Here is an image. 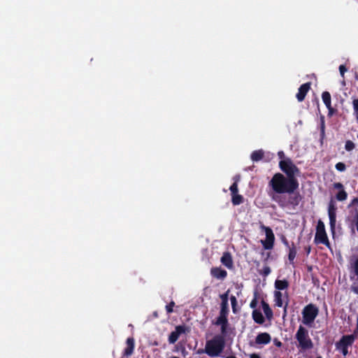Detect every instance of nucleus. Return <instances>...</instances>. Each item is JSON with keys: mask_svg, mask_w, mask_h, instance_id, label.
<instances>
[{"mask_svg": "<svg viewBox=\"0 0 358 358\" xmlns=\"http://www.w3.org/2000/svg\"><path fill=\"white\" fill-rule=\"evenodd\" d=\"M279 167L286 176L280 173L273 175L268 182L272 189L268 195L280 208L294 209L302 200L301 194L296 192L299 183L296 176L300 173V170L288 157L280 161Z\"/></svg>", "mask_w": 358, "mask_h": 358, "instance_id": "nucleus-1", "label": "nucleus"}, {"mask_svg": "<svg viewBox=\"0 0 358 358\" xmlns=\"http://www.w3.org/2000/svg\"><path fill=\"white\" fill-rule=\"evenodd\" d=\"M227 334L215 335L206 343V354L210 357H219L225 348V336Z\"/></svg>", "mask_w": 358, "mask_h": 358, "instance_id": "nucleus-2", "label": "nucleus"}, {"mask_svg": "<svg viewBox=\"0 0 358 358\" xmlns=\"http://www.w3.org/2000/svg\"><path fill=\"white\" fill-rule=\"evenodd\" d=\"M295 338L298 342V348L306 351L313 348V343L309 336L308 331L300 325L295 334Z\"/></svg>", "mask_w": 358, "mask_h": 358, "instance_id": "nucleus-3", "label": "nucleus"}, {"mask_svg": "<svg viewBox=\"0 0 358 358\" xmlns=\"http://www.w3.org/2000/svg\"><path fill=\"white\" fill-rule=\"evenodd\" d=\"M314 243L317 245L323 244L327 248H331V244L326 232L325 225L321 220H318L316 226Z\"/></svg>", "mask_w": 358, "mask_h": 358, "instance_id": "nucleus-4", "label": "nucleus"}, {"mask_svg": "<svg viewBox=\"0 0 358 358\" xmlns=\"http://www.w3.org/2000/svg\"><path fill=\"white\" fill-rule=\"evenodd\" d=\"M318 313L319 309L315 304H308L302 310L303 323L306 325L310 326L314 322Z\"/></svg>", "mask_w": 358, "mask_h": 358, "instance_id": "nucleus-5", "label": "nucleus"}, {"mask_svg": "<svg viewBox=\"0 0 358 358\" xmlns=\"http://www.w3.org/2000/svg\"><path fill=\"white\" fill-rule=\"evenodd\" d=\"M229 308H220V315L217 317L215 324L216 326H220L221 327V333L227 334V327L229 325L228 322V315H229Z\"/></svg>", "mask_w": 358, "mask_h": 358, "instance_id": "nucleus-6", "label": "nucleus"}, {"mask_svg": "<svg viewBox=\"0 0 358 358\" xmlns=\"http://www.w3.org/2000/svg\"><path fill=\"white\" fill-rule=\"evenodd\" d=\"M262 228L265 231L266 238L264 240H262L261 243L262 244L264 250H272L275 243V236L273 230L270 227L264 225H262Z\"/></svg>", "mask_w": 358, "mask_h": 358, "instance_id": "nucleus-7", "label": "nucleus"}, {"mask_svg": "<svg viewBox=\"0 0 358 358\" xmlns=\"http://www.w3.org/2000/svg\"><path fill=\"white\" fill-rule=\"evenodd\" d=\"M336 210L337 207L336 201L333 199H331L328 204V215L329 218L330 228L333 233L334 232L336 229Z\"/></svg>", "mask_w": 358, "mask_h": 358, "instance_id": "nucleus-8", "label": "nucleus"}, {"mask_svg": "<svg viewBox=\"0 0 358 358\" xmlns=\"http://www.w3.org/2000/svg\"><path fill=\"white\" fill-rule=\"evenodd\" d=\"M186 331H187V327L185 325L176 326L175 328V331H172L170 334V335L169 336V338H168L169 343L170 344L175 343L178 341L179 336L182 334H185Z\"/></svg>", "mask_w": 358, "mask_h": 358, "instance_id": "nucleus-9", "label": "nucleus"}, {"mask_svg": "<svg viewBox=\"0 0 358 358\" xmlns=\"http://www.w3.org/2000/svg\"><path fill=\"white\" fill-rule=\"evenodd\" d=\"M334 189H338V192L335 194V199L338 201H344L348 198V193L345 190L344 185L341 182H334L333 184Z\"/></svg>", "mask_w": 358, "mask_h": 358, "instance_id": "nucleus-10", "label": "nucleus"}, {"mask_svg": "<svg viewBox=\"0 0 358 358\" xmlns=\"http://www.w3.org/2000/svg\"><path fill=\"white\" fill-rule=\"evenodd\" d=\"M310 85H311V83L310 82H308V83H306L301 85L299 87V91H298L297 94H296V97L298 101L301 102L305 99L307 93L308 92V91L310 89Z\"/></svg>", "mask_w": 358, "mask_h": 358, "instance_id": "nucleus-11", "label": "nucleus"}, {"mask_svg": "<svg viewBox=\"0 0 358 358\" xmlns=\"http://www.w3.org/2000/svg\"><path fill=\"white\" fill-rule=\"evenodd\" d=\"M355 341V339L353 336L344 335L341 338L339 341L336 343V345L348 348V347L353 345Z\"/></svg>", "mask_w": 358, "mask_h": 358, "instance_id": "nucleus-12", "label": "nucleus"}, {"mask_svg": "<svg viewBox=\"0 0 358 358\" xmlns=\"http://www.w3.org/2000/svg\"><path fill=\"white\" fill-rule=\"evenodd\" d=\"M127 347L124 350L123 355L128 357H130L133 352L135 348V341L133 337H129L126 341Z\"/></svg>", "mask_w": 358, "mask_h": 358, "instance_id": "nucleus-13", "label": "nucleus"}, {"mask_svg": "<svg viewBox=\"0 0 358 358\" xmlns=\"http://www.w3.org/2000/svg\"><path fill=\"white\" fill-rule=\"evenodd\" d=\"M271 341V337L268 333H259L255 338V343L259 345L268 344Z\"/></svg>", "mask_w": 358, "mask_h": 358, "instance_id": "nucleus-14", "label": "nucleus"}, {"mask_svg": "<svg viewBox=\"0 0 358 358\" xmlns=\"http://www.w3.org/2000/svg\"><path fill=\"white\" fill-rule=\"evenodd\" d=\"M210 274L217 279L223 280L227 277V272L220 267H213L210 270Z\"/></svg>", "mask_w": 358, "mask_h": 358, "instance_id": "nucleus-15", "label": "nucleus"}, {"mask_svg": "<svg viewBox=\"0 0 358 358\" xmlns=\"http://www.w3.org/2000/svg\"><path fill=\"white\" fill-rule=\"evenodd\" d=\"M322 101L326 106V107L328 108L329 110V115H332L334 113V109L331 107V94L329 92H323L322 94Z\"/></svg>", "mask_w": 358, "mask_h": 358, "instance_id": "nucleus-16", "label": "nucleus"}, {"mask_svg": "<svg viewBox=\"0 0 358 358\" xmlns=\"http://www.w3.org/2000/svg\"><path fill=\"white\" fill-rule=\"evenodd\" d=\"M220 261L222 264L229 269L232 268L234 266L232 257L229 252H225L223 253Z\"/></svg>", "mask_w": 358, "mask_h": 358, "instance_id": "nucleus-17", "label": "nucleus"}, {"mask_svg": "<svg viewBox=\"0 0 358 358\" xmlns=\"http://www.w3.org/2000/svg\"><path fill=\"white\" fill-rule=\"evenodd\" d=\"M289 282L286 279H284V280L277 279L275 281L274 286H275V288L277 289L276 291L280 292V290L287 289L289 287Z\"/></svg>", "mask_w": 358, "mask_h": 358, "instance_id": "nucleus-18", "label": "nucleus"}, {"mask_svg": "<svg viewBox=\"0 0 358 358\" xmlns=\"http://www.w3.org/2000/svg\"><path fill=\"white\" fill-rule=\"evenodd\" d=\"M252 317L254 321L259 324H262L265 322L262 313L259 310L255 309L252 311Z\"/></svg>", "mask_w": 358, "mask_h": 358, "instance_id": "nucleus-19", "label": "nucleus"}, {"mask_svg": "<svg viewBox=\"0 0 358 358\" xmlns=\"http://www.w3.org/2000/svg\"><path fill=\"white\" fill-rule=\"evenodd\" d=\"M261 303L266 318L271 320L273 317V311L269 305L264 300H262Z\"/></svg>", "mask_w": 358, "mask_h": 358, "instance_id": "nucleus-20", "label": "nucleus"}, {"mask_svg": "<svg viewBox=\"0 0 358 358\" xmlns=\"http://www.w3.org/2000/svg\"><path fill=\"white\" fill-rule=\"evenodd\" d=\"M289 254H288V259L290 264H294V259L296 256V248L294 245V243H292V247H289Z\"/></svg>", "mask_w": 358, "mask_h": 358, "instance_id": "nucleus-21", "label": "nucleus"}, {"mask_svg": "<svg viewBox=\"0 0 358 358\" xmlns=\"http://www.w3.org/2000/svg\"><path fill=\"white\" fill-rule=\"evenodd\" d=\"M264 156V151L262 150H257L252 152L250 157L253 162H259L263 159Z\"/></svg>", "mask_w": 358, "mask_h": 358, "instance_id": "nucleus-22", "label": "nucleus"}, {"mask_svg": "<svg viewBox=\"0 0 358 358\" xmlns=\"http://www.w3.org/2000/svg\"><path fill=\"white\" fill-rule=\"evenodd\" d=\"M351 206L355 207L353 210L350 211V216L349 217H353L355 216L356 213H358V197H355L350 202V203L348 205V207L350 208Z\"/></svg>", "mask_w": 358, "mask_h": 358, "instance_id": "nucleus-23", "label": "nucleus"}, {"mask_svg": "<svg viewBox=\"0 0 358 358\" xmlns=\"http://www.w3.org/2000/svg\"><path fill=\"white\" fill-rule=\"evenodd\" d=\"M349 227L354 231L355 228H356L357 231L358 233V213H356L355 216L349 217Z\"/></svg>", "mask_w": 358, "mask_h": 358, "instance_id": "nucleus-24", "label": "nucleus"}, {"mask_svg": "<svg viewBox=\"0 0 358 358\" xmlns=\"http://www.w3.org/2000/svg\"><path fill=\"white\" fill-rule=\"evenodd\" d=\"M274 301L275 305L278 307H282L283 302H282V294L280 291H275L274 292Z\"/></svg>", "mask_w": 358, "mask_h": 358, "instance_id": "nucleus-25", "label": "nucleus"}, {"mask_svg": "<svg viewBox=\"0 0 358 358\" xmlns=\"http://www.w3.org/2000/svg\"><path fill=\"white\" fill-rule=\"evenodd\" d=\"M231 202L234 206L240 205L243 202V196L238 194L231 195Z\"/></svg>", "mask_w": 358, "mask_h": 358, "instance_id": "nucleus-26", "label": "nucleus"}, {"mask_svg": "<svg viewBox=\"0 0 358 358\" xmlns=\"http://www.w3.org/2000/svg\"><path fill=\"white\" fill-rule=\"evenodd\" d=\"M350 268L354 274L358 278V257L350 263Z\"/></svg>", "mask_w": 358, "mask_h": 358, "instance_id": "nucleus-27", "label": "nucleus"}, {"mask_svg": "<svg viewBox=\"0 0 358 358\" xmlns=\"http://www.w3.org/2000/svg\"><path fill=\"white\" fill-rule=\"evenodd\" d=\"M258 272H259V275L266 278L271 273V269L268 266L266 265L264 266V268L262 269L259 270Z\"/></svg>", "mask_w": 358, "mask_h": 358, "instance_id": "nucleus-28", "label": "nucleus"}, {"mask_svg": "<svg viewBox=\"0 0 358 358\" xmlns=\"http://www.w3.org/2000/svg\"><path fill=\"white\" fill-rule=\"evenodd\" d=\"M355 148V144L352 141H350V140L346 141L345 144V149L347 151L350 152V151L353 150Z\"/></svg>", "mask_w": 358, "mask_h": 358, "instance_id": "nucleus-29", "label": "nucleus"}, {"mask_svg": "<svg viewBox=\"0 0 358 358\" xmlns=\"http://www.w3.org/2000/svg\"><path fill=\"white\" fill-rule=\"evenodd\" d=\"M335 168L337 171L343 172L345 171L346 169V166L343 162H338L335 165Z\"/></svg>", "mask_w": 358, "mask_h": 358, "instance_id": "nucleus-30", "label": "nucleus"}, {"mask_svg": "<svg viewBox=\"0 0 358 358\" xmlns=\"http://www.w3.org/2000/svg\"><path fill=\"white\" fill-rule=\"evenodd\" d=\"M175 306V302L171 301L169 304L166 306V310L168 314L173 312V307Z\"/></svg>", "mask_w": 358, "mask_h": 358, "instance_id": "nucleus-31", "label": "nucleus"}, {"mask_svg": "<svg viewBox=\"0 0 358 358\" xmlns=\"http://www.w3.org/2000/svg\"><path fill=\"white\" fill-rule=\"evenodd\" d=\"M229 189L231 191V195L238 194V185L236 182H234L229 187Z\"/></svg>", "mask_w": 358, "mask_h": 358, "instance_id": "nucleus-32", "label": "nucleus"}, {"mask_svg": "<svg viewBox=\"0 0 358 358\" xmlns=\"http://www.w3.org/2000/svg\"><path fill=\"white\" fill-rule=\"evenodd\" d=\"M229 289H228L225 293L221 294L220 296V299H221V301H225V302H228L229 301Z\"/></svg>", "mask_w": 358, "mask_h": 358, "instance_id": "nucleus-33", "label": "nucleus"}, {"mask_svg": "<svg viewBox=\"0 0 358 358\" xmlns=\"http://www.w3.org/2000/svg\"><path fill=\"white\" fill-rule=\"evenodd\" d=\"M352 106L355 114L358 115V99H355L352 101Z\"/></svg>", "mask_w": 358, "mask_h": 358, "instance_id": "nucleus-34", "label": "nucleus"}, {"mask_svg": "<svg viewBox=\"0 0 358 358\" xmlns=\"http://www.w3.org/2000/svg\"><path fill=\"white\" fill-rule=\"evenodd\" d=\"M230 301H231V303L233 310H234V312H235V306L237 304V300H236V296H233V295L231 296Z\"/></svg>", "mask_w": 358, "mask_h": 358, "instance_id": "nucleus-35", "label": "nucleus"}, {"mask_svg": "<svg viewBox=\"0 0 358 358\" xmlns=\"http://www.w3.org/2000/svg\"><path fill=\"white\" fill-rule=\"evenodd\" d=\"M336 348L337 350L341 351L342 354L344 356H346L348 354V348L340 347V346H338V345H336Z\"/></svg>", "mask_w": 358, "mask_h": 358, "instance_id": "nucleus-36", "label": "nucleus"}, {"mask_svg": "<svg viewBox=\"0 0 358 358\" xmlns=\"http://www.w3.org/2000/svg\"><path fill=\"white\" fill-rule=\"evenodd\" d=\"M348 71L345 65L342 64L339 66V71L342 77H344L345 73Z\"/></svg>", "mask_w": 358, "mask_h": 358, "instance_id": "nucleus-37", "label": "nucleus"}, {"mask_svg": "<svg viewBox=\"0 0 358 358\" xmlns=\"http://www.w3.org/2000/svg\"><path fill=\"white\" fill-rule=\"evenodd\" d=\"M257 306V295L255 294V298L251 301L250 306L251 308H255Z\"/></svg>", "mask_w": 358, "mask_h": 358, "instance_id": "nucleus-38", "label": "nucleus"}, {"mask_svg": "<svg viewBox=\"0 0 358 358\" xmlns=\"http://www.w3.org/2000/svg\"><path fill=\"white\" fill-rule=\"evenodd\" d=\"M324 129H325L324 120V117H322L321 118V127H320V131H321L322 134H324Z\"/></svg>", "mask_w": 358, "mask_h": 358, "instance_id": "nucleus-39", "label": "nucleus"}, {"mask_svg": "<svg viewBox=\"0 0 358 358\" xmlns=\"http://www.w3.org/2000/svg\"><path fill=\"white\" fill-rule=\"evenodd\" d=\"M281 241L286 247H289V242L285 236H282Z\"/></svg>", "mask_w": 358, "mask_h": 358, "instance_id": "nucleus-40", "label": "nucleus"}, {"mask_svg": "<svg viewBox=\"0 0 358 358\" xmlns=\"http://www.w3.org/2000/svg\"><path fill=\"white\" fill-rule=\"evenodd\" d=\"M350 336H353L355 337V339L356 340L358 336V323H357V327L353 331L352 334H350Z\"/></svg>", "mask_w": 358, "mask_h": 358, "instance_id": "nucleus-41", "label": "nucleus"}, {"mask_svg": "<svg viewBox=\"0 0 358 358\" xmlns=\"http://www.w3.org/2000/svg\"><path fill=\"white\" fill-rule=\"evenodd\" d=\"M220 308H229V303L225 301H221Z\"/></svg>", "mask_w": 358, "mask_h": 358, "instance_id": "nucleus-42", "label": "nucleus"}, {"mask_svg": "<svg viewBox=\"0 0 358 358\" xmlns=\"http://www.w3.org/2000/svg\"><path fill=\"white\" fill-rule=\"evenodd\" d=\"M274 344L278 348H280L282 345V343L278 339L274 340Z\"/></svg>", "mask_w": 358, "mask_h": 358, "instance_id": "nucleus-43", "label": "nucleus"}, {"mask_svg": "<svg viewBox=\"0 0 358 358\" xmlns=\"http://www.w3.org/2000/svg\"><path fill=\"white\" fill-rule=\"evenodd\" d=\"M205 350H206V348L204 349H199L196 351V354H198V355H201V354H203V353L206 354V351H205Z\"/></svg>", "mask_w": 358, "mask_h": 358, "instance_id": "nucleus-44", "label": "nucleus"}, {"mask_svg": "<svg viewBox=\"0 0 358 358\" xmlns=\"http://www.w3.org/2000/svg\"><path fill=\"white\" fill-rule=\"evenodd\" d=\"M278 155L279 158L282 159H285V154H284L283 151L278 152Z\"/></svg>", "mask_w": 358, "mask_h": 358, "instance_id": "nucleus-45", "label": "nucleus"}, {"mask_svg": "<svg viewBox=\"0 0 358 358\" xmlns=\"http://www.w3.org/2000/svg\"><path fill=\"white\" fill-rule=\"evenodd\" d=\"M250 358H261L258 354L252 353L250 355Z\"/></svg>", "mask_w": 358, "mask_h": 358, "instance_id": "nucleus-46", "label": "nucleus"}, {"mask_svg": "<svg viewBox=\"0 0 358 358\" xmlns=\"http://www.w3.org/2000/svg\"><path fill=\"white\" fill-rule=\"evenodd\" d=\"M271 257V252H267L266 253V258L264 259V262H266L268 261V259Z\"/></svg>", "mask_w": 358, "mask_h": 358, "instance_id": "nucleus-47", "label": "nucleus"}, {"mask_svg": "<svg viewBox=\"0 0 358 358\" xmlns=\"http://www.w3.org/2000/svg\"><path fill=\"white\" fill-rule=\"evenodd\" d=\"M306 251L307 255H308L310 252V247L309 246L308 248H306Z\"/></svg>", "mask_w": 358, "mask_h": 358, "instance_id": "nucleus-48", "label": "nucleus"}, {"mask_svg": "<svg viewBox=\"0 0 358 358\" xmlns=\"http://www.w3.org/2000/svg\"><path fill=\"white\" fill-rule=\"evenodd\" d=\"M287 306H288V303L287 302L285 306V307H284L285 312H286V309H287Z\"/></svg>", "mask_w": 358, "mask_h": 358, "instance_id": "nucleus-49", "label": "nucleus"}, {"mask_svg": "<svg viewBox=\"0 0 358 358\" xmlns=\"http://www.w3.org/2000/svg\"><path fill=\"white\" fill-rule=\"evenodd\" d=\"M226 358H236V357H234V356H229V357H226Z\"/></svg>", "mask_w": 358, "mask_h": 358, "instance_id": "nucleus-50", "label": "nucleus"}, {"mask_svg": "<svg viewBox=\"0 0 358 358\" xmlns=\"http://www.w3.org/2000/svg\"><path fill=\"white\" fill-rule=\"evenodd\" d=\"M316 358H322L321 356H318Z\"/></svg>", "mask_w": 358, "mask_h": 358, "instance_id": "nucleus-51", "label": "nucleus"}, {"mask_svg": "<svg viewBox=\"0 0 358 358\" xmlns=\"http://www.w3.org/2000/svg\"><path fill=\"white\" fill-rule=\"evenodd\" d=\"M357 138H358V134H357Z\"/></svg>", "mask_w": 358, "mask_h": 358, "instance_id": "nucleus-52", "label": "nucleus"}]
</instances>
